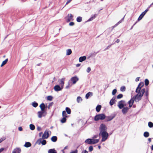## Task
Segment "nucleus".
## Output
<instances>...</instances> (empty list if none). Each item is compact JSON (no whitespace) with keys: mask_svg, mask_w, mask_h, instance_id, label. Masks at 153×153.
Listing matches in <instances>:
<instances>
[{"mask_svg":"<svg viewBox=\"0 0 153 153\" xmlns=\"http://www.w3.org/2000/svg\"><path fill=\"white\" fill-rule=\"evenodd\" d=\"M144 85L143 82H140L136 89V92L138 93L135 97H134L136 102H138L140 100L145 92V90L144 89H142L141 90V88Z\"/></svg>","mask_w":153,"mask_h":153,"instance_id":"obj_1","label":"nucleus"},{"mask_svg":"<svg viewBox=\"0 0 153 153\" xmlns=\"http://www.w3.org/2000/svg\"><path fill=\"white\" fill-rule=\"evenodd\" d=\"M99 141V139H88L85 140V143L89 144H93L97 143Z\"/></svg>","mask_w":153,"mask_h":153,"instance_id":"obj_2","label":"nucleus"},{"mask_svg":"<svg viewBox=\"0 0 153 153\" xmlns=\"http://www.w3.org/2000/svg\"><path fill=\"white\" fill-rule=\"evenodd\" d=\"M100 135L102 137L101 142L105 141L108 137V134L106 131L100 133Z\"/></svg>","mask_w":153,"mask_h":153,"instance_id":"obj_3","label":"nucleus"},{"mask_svg":"<svg viewBox=\"0 0 153 153\" xmlns=\"http://www.w3.org/2000/svg\"><path fill=\"white\" fill-rule=\"evenodd\" d=\"M105 118V116L103 114H100L96 115L94 117V120L98 121L99 120H103Z\"/></svg>","mask_w":153,"mask_h":153,"instance_id":"obj_4","label":"nucleus"},{"mask_svg":"<svg viewBox=\"0 0 153 153\" xmlns=\"http://www.w3.org/2000/svg\"><path fill=\"white\" fill-rule=\"evenodd\" d=\"M73 16L71 14H68L65 17V19L66 21L68 22L70 21H73Z\"/></svg>","mask_w":153,"mask_h":153,"instance_id":"obj_5","label":"nucleus"},{"mask_svg":"<svg viewBox=\"0 0 153 153\" xmlns=\"http://www.w3.org/2000/svg\"><path fill=\"white\" fill-rule=\"evenodd\" d=\"M47 114L45 111H41L38 112V117L39 118H41L42 117L45 116Z\"/></svg>","mask_w":153,"mask_h":153,"instance_id":"obj_6","label":"nucleus"},{"mask_svg":"<svg viewBox=\"0 0 153 153\" xmlns=\"http://www.w3.org/2000/svg\"><path fill=\"white\" fill-rule=\"evenodd\" d=\"M100 133L106 132L107 128L106 126L103 124H101L100 127Z\"/></svg>","mask_w":153,"mask_h":153,"instance_id":"obj_7","label":"nucleus"},{"mask_svg":"<svg viewBox=\"0 0 153 153\" xmlns=\"http://www.w3.org/2000/svg\"><path fill=\"white\" fill-rule=\"evenodd\" d=\"M48 131V130L45 131L44 134L42 136V138L43 139H47L49 137Z\"/></svg>","mask_w":153,"mask_h":153,"instance_id":"obj_8","label":"nucleus"},{"mask_svg":"<svg viewBox=\"0 0 153 153\" xmlns=\"http://www.w3.org/2000/svg\"><path fill=\"white\" fill-rule=\"evenodd\" d=\"M118 106L120 109L123 108L124 106H126L125 104V101H121L119 102Z\"/></svg>","mask_w":153,"mask_h":153,"instance_id":"obj_9","label":"nucleus"},{"mask_svg":"<svg viewBox=\"0 0 153 153\" xmlns=\"http://www.w3.org/2000/svg\"><path fill=\"white\" fill-rule=\"evenodd\" d=\"M79 79L78 78L77 76H74L72 77L70 80L72 82L73 84H75Z\"/></svg>","mask_w":153,"mask_h":153,"instance_id":"obj_10","label":"nucleus"},{"mask_svg":"<svg viewBox=\"0 0 153 153\" xmlns=\"http://www.w3.org/2000/svg\"><path fill=\"white\" fill-rule=\"evenodd\" d=\"M63 87H62L61 86H60L59 85H55L54 87V89L56 91H59L62 90L63 88Z\"/></svg>","mask_w":153,"mask_h":153,"instance_id":"obj_11","label":"nucleus"},{"mask_svg":"<svg viewBox=\"0 0 153 153\" xmlns=\"http://www.w3.org/2000/svg\"><path fill=\"white\" fill-rule=\"evenodd\" d=\"M36 143L39 145L40 144V143H41L42 145H45L46 144V142L45 140H43L42 141L41 139H39L37 141Z\"/></svg>","mask_w":153,"mask_h":153,"instance_id":"obj_12","label":"nucleus"},{"mask_svg":"<svg viewBox=\"0 0 153 153\" xmlns=\"http://www.w3.org/2000/svg\"><path fill=\"white\" fill-rule=\"evenodd\" d=\"M65 80V78H62L59 79L58 80L59 85L61 86L62 87H63L64 85V81Z\"/></svg>","mask_w":153,"mask_h":153,"instance_id":"obj_13","label":"nucleus"},{"mask_svg":"<svg viewBox=\"0 0 153 153\" xmlns=\"http://www.w3.org/2000/svg\"><path fill=\"white\" fill-rule=\"evenodd\" d=\"M135 100V98L134 97H132L128 102V103L129 104V107L130 108H131L133 104L134 101Z\"/></svg>","mask_w":153,"mask_h":153,"instance_id":"obj_14","label":"nucleus"},{"mask_svg":"<svg viewBox=\"0 0 153 153\" xmlns=\"http://www.w3.org/2000/svg\"><path fill=\"white\" fill-rule=\"evenodd\" d=\"M21 152V149L20 148H16L15 149L12 153H20Z\"/></svg>","mask_w":153,"mask_h":153,"instance_id":"obj_15","label":"nucleus"},{"mask_svg":"<svg viewBox=\"0 0 153 153\" xmlns=\"http://www.w3.org/2000/svg\"><path fill=\"white\" fill-rule=\"evenodd\" d=\"M86 57L85 56H81L79 57V61L80 62H82L83 61H84L86 60Z\"/></svg>","mask_w":153,"mask_h":153,"instance_id":"obj_16","label":"nucleus"},{"mask_svg":"<svg viewBox=\"0 0 153 153\" xmlns=\"http://www.w3.org/2000/svg\"><path fill=\"white\" fill-rule=\"evenodd\" d=\"M48 153H57V151L54 149H52L48 150Z\"/></svg>","mask_w":153,"mask_h":153,"instance_id":"obj_17","label":"nucleus"},{"mask_svg":"<svg viewBox=\"0 0 153 153\" xmlns=\"http://www.w3.org/2000/svg\"><path fill=\"white\" fill-rule=\"evenodd\" d=\"M128 109V107H126L123 108L122 110V112L123 114H126L127 112Z\"/></svg>","mask_w":153,"mask_h":153,"instance_id":"obj_18","label":"nucleus"},{"mask_svg":"<svg viewBox=\"0 0 153 153\" xmlns=\"http://www.w3.org/2000/svg\"><path fill=\"white\" fill-rule=\"evenodd\" d=\"M39 107L41 111H45V105L44 103H42L40 105Z\"/></svg>","mask_w":153,"mask_h":153,"instance_id":"obj_19","label":"nucleus"},{"mask_svg":"<svg viewBox=\"0 0 153 153\" xmlns=\"http://www.w3.org/2000/svg\"><path fill=\"white\" fill-rule=\"evenodd\" d=\"M97 16V15L96 14L92 16L88 21L87 22H89L92 21Z\"/></svg>","mask_w":153,"mask_h":153,"instance_id":"obj_20","label":"nucleus"},{"mask_svg":"<svg viewBox=\"0 0 153 153\" xmlns=\"http://www.w3.org/2000/svg\"><path fill=\"white\" fill-rule=\"evenodd\" d=\"M93 93L92 92H89L87 93L85 95V98L87 99H88L89 97L92 96Z\"/></svg>","mask_w":153,"mask_h":153,"instance_id":"obj_21","label":"nucleus"},{"mask_svg":"<svg viewBox=\"0 0 153 153\" xmlns=\"http://www.w3.org/2000/svg\"><path fill=\"white\" fill-rule=\"evenodd\" d=\"M51 140L53 142H56L57 140V137L56 136H54L51 138Z\"/></svg>","mask_w":153,"mask_h":153,"instance_id":"obj_22","label":"nucleus"},{"mask_svg":"<svg viewBox=\"0 0 153 153\" xmlns=\"http://www.w3.org/2000/svg\"><path fill=\"white\" fill-rule=\"evenodd\" d=\"M8 60V59H6L4 61H3L2 64H1V67H3L4 65L5 64H6Z\"/></svg>","mask_w":153,"mask_h":153,"instance_id":"obj_23","label":"nucleus"},{"mask_svg":"<svg viewBox=\"0 0 153 153\" xmlns=\"http://www.w3.org/2000/svg\"><path fill=\"white\" fill-rule=\"evenodd\" d=\"M31 144L29 142H26L25 143L24 145V146L26 147H28L31 146Z\"/></svg>","mask_w":153,"mask_h":153,"instance_id":"obj_24","label":"nucleus"},{"mask_svg":"<svg viewBox=\"0 0 153 153\" xmlns=\"http://www.w3.org/2000/svg\"><path fill=\"white\" fill-rule=\"evenodd\" d=\"M145 15L144 13H142L138 18V20L139 21L141 20Z\"/></svg>","mask_w":153,"mask_h":153,"instance_id":"obj_25","label":"nucleus"},{"mask_svg":"<svg viewBox=\"0 0 153 153\" xmlns=\"http://www.w3.org/2000/svg\"><path fill=\"white\" fill-rule=\"evenodd\" d=\"M72 53V51L71 49H68L66 51V55H69Z\"/></svg>","mask_w":153,"mask_h":153,"instance_id":"obj_26","label":"nucleus"},{"mask_svg":"<svg viewBox=\"0 0 153 153\" xmlns=\"http://www.w3.org/2000/svg\"><path fill=\"white\" fill-rule=\"evenodd\" d=\"M101 107V105H97L96 108V111H97L98 112H99V111H100Z\"/></svg>","mask_w":153,"mask_h":153,"instance_id":"obj_27","label":"nucleus"},{"mask_svg":"<svg viewBox=\"0 0 153 153\" xmlns=\"http://www.w3.org/2000/svg\"><path fill=\"white\" fill-rule=\"evenodd\" d=\"M77 101L78 103H79L82 100V99L80 97H78L77 98Z\"/></svg>","mask_w":153,"mask_h":153,"instance_id":"obj_28","label":"nucleus"},{"mask_svg":"<svg viewBox=\"0 0 153 153\" xmlns=\"http://www.w3.org/2000/svg\"><path fill=\"white\" fill-rule=\"evenodd\" d=\"M66 111L68 114H70L71 113V109L68 108L67 107L66 108Z\"/></svg>","mask_w":153,"mask_h":153,"instance_id":"obj_29","label":"nucleus"},{"mask_svg":"<svg viewBox=\"0 0 153 153\" xmlns=\"http://www.w3.org/2000/svg\"><path fill=\"white\" fill-rule=\"evenodd\" d=\"M149 136V133L148 132L146 131L144 133V136L146 137H148Z\"/></svg>","mask_w":153,"mask_h":153,"instance_id":"obj_30","label":"nucleus"},{"mask_svg":"<svg viewBox=\"0 0 153 153\" xmlns=\"http://www.w3.org/2000/svg\"><path fill=\"white\" fill-rule=\"evenodd\" d=\"M114 99L112 98L110 102V103L111 105H112L114 104Z\"/></svg>","mask_w":153,"mask_h":153,"instance_id":"obj_31","label":"nucleus"},{"mask_svg":"<svg viewBox=\"0 0 153 153\" xmlns=\"http://www.w3.org/2000/svg\"><path fill=\"white\" fill-rule=\"evenodd\" d=\"M82 17H81L79 16L76 19V21L78 22H80L82 21Z\"/></svg>","mask_w":153,"mask_h":153,"instance_id":"obj_32","label":"nucleus"},{"mask_svg":"<svg viewBox=\"0 0 153 153\" xmlns=\"http://www.w3.org/2000/svg\"><path fill=\"white\" fill-rule=\"evenodd\" d=\"M30 129L31 130H34L35 128V127L34 126V125H33V124H31L30 125Z\"/></svg>","mask_w":153,"mask_h":153,"instance_id":"obj_33","label":"nucleus"},{"mask_svg":"<svg viewBox=\"0 0 153 153\" xmlns=\"http://www.w3.org/2000/svg\"><path fill=\"white\" fill-rule=\"evenodd\" d=\"M148 125L149 127L150 128H152L153 127V123L152 122H149L148 123Z\"/></svg>","mask_w":153,"mask_h":153,"instance_id":"obj_34","label":"nucleus"},{"mask_svg":"<svg viewBox=\"0 0 153 153\" xmlns=\"http://www.w3.org/2000/svg\"><path fill=\"white\" fill-rule=\"evenodd\" d=\"M38 103L37 102H34L32 103V105L34 107H36L38 106Z\"/></svg>","mask_w":153,"mask_h":153,"instance_id":"obj_35","label":"nucleus"},{"mask_svg":"<svg viewBox=\"0 0 153 153\" xmlns=\"http://www.w3.org/2000/svg\"><path fill=\"white\" fill-rule=\"evenodd\" d=\"M53 99V97L51 96H48L47 97V99L48 100L51 101Z\"/></svg>","mask_w":153,"mask_h":153,"instance_id":"obj_36","label":"nucleus"},{"mask_svg":"<svg viewBox=\"0 0 153 153\" xmlns=\"http://www.w3.org/2000/svg\"><path fill=\"white\" fill-rule=\"evenodd\" d=\"M145 84L146 85H148L149 84V81L147 79H145Z\"/></svg>","mask_w":153,"mask_h":153,"instance_id":"obj_37","label":"nucleus"},{"mask_svg":"<svg viewBox=\"0 0 153 153\" xmlns=\"http://www.w3.org/2000/svg\"><path fill=\"white\" fill-rule=\"evenodd\" d=\"M66 120V117H63V118L61 120V122L62 123H64Z\"/></svg>","mask_w":153,"mask_h":153,"instance_id":"obj_38","label":"nucleus"},{"mask_svg":"<svg viewBox=\"0 0 153 153\" xmlns=\"http://www.w3.org/2000/svg\"><path fill=\"white\" fill-rule=\"evenodd\" d=\"M62 115L63 117H67V116H66V112L64 111H63L62 113Z\"/></svg>","mask_w":153,"mask_h":153,"instance_id":"obj_39","label":"nucleus"},{"mask_svg":"<svg viewBox=\"0 0 153 153\" xmlns=\"http://www.w3.org/2000/svg\"><path fill=\"white\" fill-rule=\"evenodd\" d=\"M126 89V88L125 86H123L120 88V91H124Z\"/></svg>","mask_w":153,"mask_h":153,"instance_id":"obj_40","label":"nucleus"},{"mask_svg":"<svg viewBox=\"0 0 153 153\" xmlns=\"http://www.w3.org/2000/svg\"><path fill=\"white\" fill-rule=\"evenodd\" d=\"M117 90L116 89H114L113 90L112 92V94L113 95H115L117 92Z\"/></svg>","mask_w":153,"mask_h":153,"instance_id":"obj_41","label":"nucleus"},{"mask_svg":"<svg viewBox=\"0 0 153 153\" xmlns=\"http://www.w3.org/2000/svg\"><path fill=\"white\" fill-rule=\"evenodd\" d=\"M123 95L122 94H120L119 95H118L117 97V98L118 99H120L122 98L123 97Z\"/></svg>","mask_w":153,"mask_h":153,"instance_id":"obj_42","label":"nucleus"},{"mask_svg":"<svg viewBox=\"0 0 153 153\" xmlns=\"http://www.w3.org/2000/svg\"><path fill=\"white\" fill-rule=\"evenodd\" d=\"M150 7H148V8L144 12H143V13H144V14H145L149 10Z\"/></svg>","mask_w":153,"mask_h":153,"instance_id":"obj_43","label":"nucleus"},{"mask_svg":"<svg viewBox=\"0 0 153 153\" xmlns=\"http://www.w3.org/2000/svg\"><path fill=\"white\" fill-rule=\"evenodd\" d=\"M93 147L92 146H90L89 147V150L90 152L92 151L93 150Z\"/></svg>","mask_w":153,"mask_h":153,"instance_id":"obj_44","label":"nucleus"},{"mask_svg":"<svg viewBox=\"0 0 153 153\" xmlns=\"http://www.w3.org/2000/svg\"><path fill=\"white\" fill-rule=\"evenodd\" d=\"M91 71V68L90 67H88L86 71L88 73H89Z\"/></svg>","mask_w":153,"mask_h":153,"instance_id":"obj_45","label":"nucleus"},{"mask_svg":"<svg viewBox=\"0 0 153 153\" xmlns=\"http://www.w3.org/2000/svg\"><path fill=\"white\" fill-rule=\"evenodd\" d=\"M71 85L70 83H69V82H68V85L67 86H66L65 87V88H66V89H68L70 87H71Z\"/></svg>","mask_w":153,"mask_h":153,"instance_id":"obj_46","label":"nucleus"},{"mask_svg":"<svg viewBox=\"0 0 153 153\" xmlns=\"http://www.w3.org/2000/svg\"><path fill=\"white\" fill-rule=\"evenodd\" d=\"M74 24V23L73 22H71L69 23V25L71 26H73Z\"/></svg>","mask_w":153,"mask_h":153,"instance_id":"obj_47","label":"nucleus"},{"mask_svg":"<svg viewBox=\"0 0 153 153\" xmlns=\"http://www.w3.org/2000/svg\"><path fill=\"white\" fill-rule=\"evenodd\" d=\"M77 153V150H75L74 151H72L70 152V153Z\"/></svg>","mask_w":153,"mask_h":153,"instance_id":"obj_48","label":"nucleus"},{"mask_svg":"<svg viewBox=\"0 0 153 153\" xmlns=\"http://www.w3.org/2000/svg\"><path fill=\"white\" fill-rule=\"evenodd\" d=\"M5 138L4 137H3L0 139V143L1 142L3 141L4 140H5Z\"/></svg>","mask_w":153,"mask_h":153,"instance_id":"obj_49","label":"nucleus"},{"mask_svg":"<svg viewBox=\"0 0 153 153\" xmlns=\"http://www.w3.org/2000/svg\"><path fill=\"white\" fill-rule=\"evenodd\" d=\"M82 153H88V152L86 150H84L82 151Z\"/></svg>","mask_w":153,"mask_h":153,"instance_id":"obj_50","label":"nucleus"},{"mask_svg":"<svg viewBox=\"0 0 153 153\" xmlns=\"http://www.w3.org/2000/svg\"><path fill=\"white\" fill-rule=\"evenodd\" d=\"M72 0H67L66 5H67L68 3H69Z\"/></svg>","mask_w":153,"mask_h":153,"instance_id":"obj_51","label":"nucleus"},{"mask_svg":"<svg viewBox=\"0 0 153 153\" xmlns=\"http://www.w3.org/2000/svg\"><path fill=\"white\" fill-rule=\"evenodd\" d=\"M18 129L19 131H22V128L21 127H19L18 128Z\"/></svg>","mask_w":153,"mask_h":153,"instance_id":"obj_52","label":"nucleus"},{"mask_svg":"<svg viewBox=\"0 0 153 153\" xmlns=\"http://www.w3.org/2000/svg\"><path fill=\"white\" fill-rule=\"evenodd\" d=\"M4 150V148H1L0 149V153L2 151Z\"/></svg>","mask_w":153,"mask_h":153,"instance_id":"obj_53","label":"nucleus"},{"mask_svg":"<svg viewBox=\"0 0 153 153\" xmlns=\"http://www.w3.org/2000/svg\"><path fill=\"white\" fill-rule=\"evenodd\" d=\"M139 78H139V77L137 78L136 79L135 81H137H137H139Z\"/></svg>","mask_w":153,"mask_h":153,"instance_id":"obj_54","label":"nucleus"},{"mask_svg":"<svg viewBox=\"0 0 153 153\" xmlns=\"http://www.w3.org/2000/svg\"><path fill=\"white\" fill-rule=\"evenodd\" d=\"M52 105V104L51 103V104H50L49 105H48V108L49 109H50V107Z\"/></svg>","mask_w":153,"mask_h":153,"instance_id":"obj_55","label":"nucleus"},{"mask_svg":"<svg viewBox=\"0 0 153 153\" xmlns=\"http://www.w3.org/2000/svg\"><path fill=\"white\" fill-rule=\"evenodd\" d=\"M42 134V132H41L39 134V136L41 137Z\"/></svg>","mask_w":153,"mask_h":153,"instance_id":"obj_56","label":"nucleus"},{"mask_svg":"<svg viewBox=\"0 0 153 153\" xmlns=\"http://www.w3.org/2000/svg\"><path fill=\"white\" fill-rule=\"evenodd\" d=\"M119 42H120V40L119 39H117L116 41V42L117 43H119Z\"/></svg>","mask_w":153,"mask_h":153,"instance_id":"obj_57","label":"nucleus"},{"mask_svg":"<svg viewBox=\"0 0 153 153\" xmlns=\"http://www.w3.org/2000/svg\"><path fill=\"white\" fill-rule=\"evenodd\" d=\"M80 64H77L76 65V66L77 67H79L80 66Z\"/></svg>","mask_w":153,"mask_h":153,"instance_id":"obj_58","label":"nucleus"},{"mask_svg":"<svg viewBox=\"0 0 153 153\" xmlns=\"http://www.w3.org/2000/svg\"><path fill=\"white\" fill-rule=\"evenodd\" d=\"M37 129L39 131H40L41 130V128L39 127H38L37 128Z\"/></svg>","mask_w":153,"mask_h":153,"instance_id":"obj_59","label":"nucleus"},{"mask_svg":"<svg viewBox=\"0 0 153 153\" xmlns=\"http://www.w3.org/2000/svg\"><path fill=\"white\" fill-rule=\"evenodd\" d=\"M148 140L149 141V142H151V139L150 138H149Z\"/></svg>","mask_w":153,"mask_h":153,"instance_id":"obj_60","label":"nucleus"},{"mask_svg":"<svg viewBox=\"0 0 153 153\" xmlns=\"http://www.w3.org/2000/svg\"><path fill=\"white\" fill-rule=\"evenodd\" d=\"M121 22H120V21H119V22L117 23V24L116 25H118V24H119V23H121Z\"/></svg>","mask_w":153,"mask_h":153,"instance_id":"obj_61","label":"nucleus"},{"mask_svg":"<svg viewBox=\"0 0 153 153\" xmlns=\"http://www.w3.org/2000/svg\"><path fill=\"white\" fill-rule=\"evenodd\" d=\"M151 149L152 150H153V145H152V147H151Z\"/></svg>","mask_w":153,"mask_h":153,"instance_id":"obj_62","label":"nucleus"},{"mask_svg":"<svg viewBox=\"0 0 153 153\" xmlns=\"http://www.w3.org/2000/svg\"><path fill=\"white\" fill-rule=\"evenodd\" d=\"M153 3H152V4L150 5V6L149 7H151V6H152V5H153Z\"/></svg>","mask_w":153,"mask_h":153,"instance_id":"obj_63","label":"nucleus"},{"mask_svg":"<svg viewBox=\"0 0 153 153\" xmlns=\"http://www.w3.org/2000/svg\"><path fill=\"white\" fill-rule=\"evenodd\" d=\"M98 148H99V149H100V148H101V146H98Z\"/></svg>","mask_w":153,"mask_h":153,"instance_id":"obj_64","label":"nucleus"}]
</instances>
